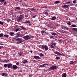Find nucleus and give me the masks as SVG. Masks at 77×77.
<instances>
[{
	"label": "nucleus",
	"mask_w": 77,
	"mask_h": 77,
	"mask_svg": "<svg viewBox=\"0 0 77 77\" xmlns=\"http://www.w3.org/2000/svg\"><path fill=\"white\" fill-rule=\"evenodd\" d=\"M63 7L65 9L68 8H69V5H64L63 6Z\"/></svg>",
	"instance_id": "obj_8"
},
{
	"label": "nucleus",
	"mask_w": 77,
	"mask_h": 77,
	"mask_svg": "<svg viewBox=\"0 0 77 77\" xmlns=\"http://www.w3.org/2000/svg\"><path fill=\"white\" fill-rule=\"evenodd\" d=\"M36 17V16H33V17H33V18H35Z\"/></svg>",
	"instance_id": "obj_60"
},
{
	"label": "nucleus",
	"mask_w": 77,
	"mask_h": 77,
	"mask_svg": "<svg viewBox=\"0 0 77 77\" xmlns=\"http://www.w3.org/2000/svg\"><path fill=\"white\" fill-rule=\"evenodd\" d=\"M9 35H11V36H13L15 35V33H14V32H10V33H9Z\"/></svg>",
	"instance_id": "obj_10"
},
{
	"label": "nucleus",
	"mask_w": 77,
	"mask_h": 77,
	"mask_svg": "<svg viewBox=\"0 0 77 77\" xmlns=\"http://www.w3.org/2000/svg\"><path fill=\"white\" fill-rule=\"evenodd\" d=\"M4 37L3 33L0 34V37Z\"/></svg>",
	"instance_id": "obj_26"
},
{
	"label": "nucleus",
	"mask_w": 77,
	"mask_h": 77,
	"mask_svg": "<svg viewBox=\"0 0 77 77\" xmlns=\"http://www.w3.org/2000/svg\"><path fill=\"white\" fill-rule=\"evenodd\" d=\"M9 60H6V63H7L8 62H9Z\"/></svg>",
	"instance_id": "obj_51"
},
{
	"label": "nucleus",
	"mask_w": 77,
	"mask_h": 77,
	"mask_svg": "<svg viewBox=\"0 0 77 77\" xmlns=\"http://www.w3.org/2000/svg\"><path fill=\"white\" fill-rule=\"evenodd\" d=\"M28 61L26 60H24L23 61H22V62H23L25 64L27 63Z\"/></svg>",
	"instance_id": "obj_16"
},
{
	"label": "nucleus",
	"mask_w": 77,
	"mask_h": 77,
	"mask_svg": "<svg viewBox=\"0 0 77 77\" xmlns=\"http://www.w3.org/2000/svg\"><path fill=\"white\" fill-rule=\"evenodd\" d=\"M74 62L73 61H71L70 62V64H73Z\"/></svg>",
	"instance_id": "obj_37"
},
{
	"label": "nucleus",
	"mask_w": 77,
	"mask_h": 77,
	"mask_svg": "<svg viewBox=\"0 0 77 77\" xmlns=\"http://www.w3.org/2000/svg\"><path fill=\"white\" fill-rule=\"evenodd\" d=\"M21 65L22 66H23L24 65L23 64H21Z\"/></svg>",
	"instance_id": "obj_59"
},
{
	"label": "nucleus",
	"mask_w": 77,
	"mask_h": 77,
	"mask_svg": "<svg viewBox=\"0 0 77 77\" xmlns=\"http://www.w3.org/2000/svg\"><path fill=\"white\" fill-rule=\"evenodd\" d=\"M16 10H20V7H16Z\"/></svg>",
	"instance_id": "obj_24"
},
{
	"label": "nucleus",
	"mask_w": 77,
	"mask_h": 77,
	"mask_svg": "<svg viewBox=\"0 0 77 77\" xmlns=\"http://www.w3.org/2000/svg\"><path fill=\"white\" fill-rule=\"evenodd\" d=\"M30 10H31V11H36V9H35L34 8L31 9H30Z\"/></svg>",
	"instance_id": "obj_31"
},
{
	"label": "nucleus",
	"mask_w": 77,
	"mask_h": 77,
	"mask_svg": "<svg viewBox=\"0 0 77 77\" xmlns=\"http://www.w3.org/2000/svg\"><path fill=\"white\" fill-rule=\"evenodd\" d=\"M42 49H45L46 51H48V47L46 45H42Z\"/></svg>",
	"instance_id": "obj_1"
},
{
	"label": "nucleus",
	"mask_w": 77,
	"mask_h": 77,
	"mask_svg": "<svg viewBox=\"0 0 77 77\" xmlns=\"http://www.w3.org/2000/svg\"><path fill=\"white\" fill-rule=\"evenodd\" d=\"M45 14L48 15V12H45Z\"/></svg>",
	"instance_id": "obj_47"
},
{
	"label": "nucleus",
	"mask_w": 77,
	"mask_h": 77,
	"mask_svg": "<svg viewBox=\"0 0 77 77\" xmlns=\"http://www.w3.org/2000/svg\"><path fill=\"white\" fill-rule=\"evenodd\" d=\"M23 54V52H22V53L19 52V56H22Z\"/></svg>",
	"instance_id": "obj_21"
},
{
	"label": "nucleus",
	"mask_w": 77,
	"mask_h": 77,
	"mask_svg": "<svg viewBox=\"0 0 77 77\" xmlns=\"http://www.w3.org/2000/svg\"><path fill=\"white\" fill-rule=\"evenodd\" d=\"M55 54H56L58 55H59V54H60V53H59L58 51H55Z\"/></svg>",
	"instance_id": "obj_27"
},
{
	"label": "nucleus",
	"mask_w": 77,
	"mask_h": 77,
	"mask_svg": "<svg viewBox=\"0 0 77 77\" xmlns=\"http://www.w3.org/2000/svg\"><path fill=\"white\" fill-rule=\"evenodd\" d=\"M4 66L5 68H8V64H5Z\"/></svg>",
	"instance_id": "obj_25"
},
{
	"label": "nucleus",
	"mask_w": 77,
	"mask_h": 77,
	"mask_svg": "<svg viewBox=\"0 0 77 77\" xmlns=\"http://www.w3.org/2000/svg\"><path fill=\"white\" fill-rule=\"evenodd\" d=\"M38 51H39V52H43V51L42 50L40 49H38Z\"/></svg>",
	"instance_id": "obj_44"
},
{
	"label": "nucleus",
	"mask_w": 77,
	"mask_h": 77,
	"mask_svg": "<svg viewBox=\"0 0 77 77\" xmlns=\"http://www.w3.org/2000/svg\"><path fill=\"white\" fill-rule=\"evenodd\" d=\"M42 65H43V67H46V65L48 66V64H46V63L43 64Z\"/></svg>",
	"instance_id": "obj_22"
},
{
	"label": "nucleus",
	"mask_w": 77,
	"mask_h": 77,
	"mask_svg": "<svg viewBox=\"0 0 77 77\" xmlns=\"http://www.w3.org/2000/svg\"><path fill=\"white\" fill-rule=\"evenodd\" d=\"M12 68L14 69H18V66L16 65H13L12 66Z\"/></svg>",
	"instance_id": "obj_6"
},
{
	"label": "nucleus",
	"mask_w": 77,
	"mask_h": 77,
	"mask_svg": "<svg viewBox=\"0 0 77 77\" xmlns=\"http://www.w3.org/2000/svg\"><path fill=\"white\" fill-rule=\"evenodd\" d=\"M3 46H0V49H1L2 48Z\"/></svg>",
	"instance_id": "obj_55"
},
{
	"label": "nucleus",
	"mask_w": 77,
	"mask_h": 77,
	"mask_svg": "<svg viewBox=\"0 0 77 77\" xmlns=\"http://www.w3.org/2000/svg\"><path fill=\"white\" fill-rule=\"evenodd\" d=\"M61 55V56H63L64 55L63 54H60H60H59V55Z\"/></svg>",
	"instance_id": "obj_45"
},
{
	"label": "nucleus",
	"mask_w": 77,
	"mask_h": 77,
	"mask_svg": "<svg viewBox=\"0 0 77 77\" xmlns=\"http://www.w3.org/2000/svg\"><path fill=\"white\" fill-rule=\"evenodd\" d=\"M71 2L69 1L68 2H67V3L68 4H70L71 3Z\"/></svg>",
	"instance_id": "obj_54"
},
{
	"label": "nucleus",
	"mask_w": 77,
	"mask_h": 77,
	"mask_svg": "<svg viewBox=\"0 0 77 77\" xmlns=\"http://www.w3.org/2000/svg\"><path fill=\"white\" fill-rule=\"evenodd\" d=\"M1 75L2 76H8V74L6 73H2V74Z\"/></svg>",
	"instance_id": "obj_9"
},
{
	"label": "nucleus",
	"mask_w": 77,
	"mask_h": 77,
	"mask_svg": "<svg viewBox=\"0 0 77 77\" xmlns=\"http://www.w3.org/2000/svg\"><path fill=\"white\" fill-rule=\"evenodd\" d=\"M34 58L35 59H40V57H39L38 56H34Z\"/></svg>",
	"instance_id": "obj_12"
},
{
	"label": "nucleus",
	"mask_w": 77,
	"mask_h": 77,
	"mask_svg": "<svg viewBox=\"0 0 77 77\" xmlns=\"http://www.w3.org/2000/svg\"><path fill=\"white\" fill-rule=\"evenodd\" d=\"M39 55L41 56H44V55L42 53H40L39 54Z\"/></svg>",
	"instance_id": "obj_34"
},
{
	"label": "nucleus",
	"mask_w": 77,
	"mask_h": 77,
	"mask_svg": "<svg viewBox=\"0 0 77 77\" xmlns=\"http://www.w3.org/2000/svg\"><path fill=\"white\" fill-rule=\"evenodd\" d=\"M72 30H73L75 32H77V28H73L72 29Z\"/></svg>",
	"instance_id": "obj_18"
},
{
	"label": "nucleus",
	"mask_w": 77,
	"mask_h": 77,
	"mask_svg": "<svg viewBox=\"0 0 77 77\" xmlns=\"http://www.w3.org/2000/svg\"><path fill=\"white\" fill-rule=\"evenodd\" d=\"M44 66L42 65H41L40 66H39L38 67L39 68H43Z\"/></svg>",
	"instance_id": "obj_29"
},
{
	"label": "nucleus",
	"mask_w": 77,
	"mask_h": 77,
	"mask_svg": "<svg viewBox=\"0 0 77 77\" xmlns=\"http://www.w3.org/2000/svg\"><path fill=\"white\" fill-rule=\"evenodd\" d=\"M32 24H31L30 23H29V26H31Z\"/></svg>",
	"instance_id": "obj_56"
},
{
	"label": "nucleus",
	"mask_w": 77,
	"mask_h": 77,
	"mask_svg": "<svg viewBox=\"0 0 77 77\" xmlns=\"http://www.w3.org/2000/svg\"><path fill=\"white\" fill-rule=\"evenodd\" d=\"M6 53L5 51H4L3 53H2V54H3L4 55H5V53Z\"/></svg>",
	"instance_id": "obj_43"
},
{
	"label": "nucleus",
	"mask_w": 77,
	"mask_h": 77,
	"mask_svg": "<svg viewBox=\"0 0 77 77\" xmlns=\"http://www.w3.org/2000/svg\"><path fill=\"white\" fill-rule=\"evenodd\" d=\"M41 32L42 33V35H43L44 34L46 33V32L45 31H44L43 30L41 31Z\"/></svg>",
	"instance_id": "obj_15"
},
{
	"label": "nucleus",
	"mask_w": 77,
	"mask_h": 77,
	"mask_svg": "<svg viewBox=\"0 0 77 77\" xmlns=\"http://www.w3.org/2000/svg\"><path fill=\"white\" fill-rule=\"evenodd\" d=\"M5 0H0V2H5Z\"/></svg>",
	"instance_id": "obj_46"
},
{
	"label": "nucleus",
	"mask_w": 77,
	"mask_h": 77,
	"mask_svg": "<svg viewBox=\"0 0 77 77\" xmlns=\"http://www.w3.org/2000/svg\"><path fill=\"white\" fill-rule=\"evenodd\" d=\"M12 64L10 63V64H7V68H10L11 69L12 67Z\"/></svg>",
	"instance_id": "obj_7"
},
{
	"label": "nucleus",
	"mask_w": 77,
	"mask_h": 77,
	"mask_svg": "<svg viewBox=\"0 0 77 77\" xmlns=\"http://www.w3.org/2000/svg\"><path fill=\"white\" fill-rule=\"evenodd\" d=\"M2 61L4 63H6V59L4 60H2Z\"/></svg>",
	"instance_id": "obj_39"
},
{
	"label": "nucleus",
	"mask_w": 77,
	"mask_h": 77,
	"mask_svg": "<svg viewBox=\"0 0 77 77\" xmlns=\"http://www.w3.org/2000/svg\"><path fill=\"white\" fill-rule=\"evenodd\" d=\"M73 4H72V3H71L70 4V5H69L70 6H73Z\"/></svg>",
	"instance_id": "obj_53"
},
{
	"label": "nucleus",
	"mask_w": 77,
	"mask_h": 77,
	"mask_svg": "<svg viewBox=\"0 0 77 77\" xmlns=\"http://www.w3.org/2000/svg\"><path fill=\"white\" fill-rule=\"evenodd\" d=\"M25 17H28V16L26 15L25 16Z\"/></svg>",
	"instance_id": "obj_64"
},
{
	"label": "nucleus",
	"mask_w": 77,
	"mask_h": 77,
	"mask_svg": "<svg viewBox=\"0 0 77 77\" xmlns=\"http://www.w3.org/2000/svg\"><path fill=\"white\" fill-rule=\"evenodd\" d=\"M7 4V3L5 2H4V5H6V4Z\"/></svg>",
	"instance_id": "obj_52"
},
{
	"label": "nucleus",
	"mask_w": 77,
	"mask_h": 77,
	"mask_svg": "<svg viewBox=\"0 0 77 77\" xmlns=\"http://www.w3.org/2000/svg\"><path fill=\"white\" fill-rule=\"evenodd\" d=\"M30 52H31V53H32L33 51H30Z\"/></svg>",
	"instance_id": "obj_62"
},
{
	"label": "nucleus",
	"mask_w": 77,
	"mask_h": 77,
	"mask_svg": "<svg viewBox=\"0 0 77 77\" xmlns=\"http://www.w3.org/2000/svg\"><path fill=\"white\" fill-rule=\"evenodd\" d=\"M55 3L56 4H57L60 3V2L57 1L55 2Z\"/></svg>",
	"instance_id": "obj_33"
},
{
	"label": "nucleus",
	"mask_w": 77,
	"mask_h": 77,
	"mask_svg": "<svg viewBox=\"0 0 77 77\" xmlns=\"http://www.w3.org/2000/svg\"><path fill=\"white\" fill-rule=\"evenodd\" d=\"M51 45H54V46H56V43H54V42H52L51 43Z\"/></svg>",
	"instance_id": "obj_23"
},
{
	"label": "nucleus",
	"mask_w": 77,
	"mask_h": 77,
	"mask_svg": "<svg viewBox=\"0 0 77 77\" xmlns=\"http://www.w3.org/2000/svg\"><path fill=\"white\" fill-rule=\"evenodd\" d=\"M19 63V62H17V63H16V65H18L19 64V63Z\"/></svg>",
	"instance_id": "obj_49"
},
{
	"label": "nucleus",
	"mask_w": 77,
	"mask_h": 77,
	"mask_svg": "<svg viewBox=\"0 0 77 77\" xmlns=\"http://www.w3.org/2000/svg\"><path fill=\"white\" fill-rule=\"evenodd\" d=\"M49 38L50 39H52L54 38V37L51 35H49Z\"/></svg>",
	"instance_id": "obj_30"
},
{
	"label": "nucleus",
	"mask_w": 77,
	"mask_h": 77,
	"mask_svg": "<svg viewBox=\"0 0 77 77\" xmlns=\"http://www.w3.org/2000/svg\"><path fill=\"white\" fill-rule=\"evenodd\" d=\"M72 3L74 4L76 3V0H74V1H73Z\"/></svg>",
	"instance_id": "obj_48"
},
{
	"label": "nucleus",
	"mask_w": 77,
	"mask_h": 77,
	"mask_svg": "<svg viewBox=\"0 0 77 77\" xmlns=\"http://www.w3.org/2000/svg\"><path fill=\"white\" fill-rule=\"evenodd\" d=\"M71 26L73 27H76V25L75 24H72L71 25Z\"/></svg>",
	"instance_id": "obj_28"
},
{
	"label": "nucleus",
	"mask_w": 77,
	"mask_h": 77,
	"mask_svg": "<svg viewBox=\"0 0 77 77\" xmlns=\"http://www.w3.org/2000/svg\"><path fill=\"white\" fill-rule=\"evenodd\" d=\"M31 38H34V36H32L31 37Z\"/></svg>",
	"instance_id": "obj_61"
},
{
	"label": "nucleus",
	"mask_w": 77,
	"mask_h": 77,
	"mask_svg": "<svg viewBox=\"0 0 77 77\" xmlns=\"http://www.w3.org/2000/svg\"><path fill=\"white\" fill-rule=\"evenodd\" d=\"M51 34L54 36H57L58 35L55 32H52L51 33Z\"/></svg>",
	"instance_id": "obj_11"
},
{
	"label": "nucleus",
	"mask_w": 77,
	"mask_h": 77,
	"mask_svg": "<svg viewBox=\"0 0 77 77\" xmlns=\"http://www.w3.org/2000/svg\"><path fill=\"white\" fill-rule=\"evenodd\" d=\"M23 38L26 40L27 41L29 39H31V37L29 35H26L23 37Z\"/></svg>",
	"instance_id": "obj_2"
},
{
	"label": "nucleus",
	"mask_w": 77,
	"mask_h": 77,
	"mask_svg": "<svg viewBox=\"0 0 77 77\" xmlns=\"http://www.w3.org/2000/svg\"><path fill=\"white\" fill-rule=\"evenodd\" d=\"M4 44H0V45H3Z\"/></svg>",
	"instance_id": "obj_58"
},
{
	"label": "nucleus",
	"mask_w": 77,
	"mask_h": 77,
	"mask_svg": "<svg viewBox=\"0 0 77 77\" xmlns=\"http://www.w3.org/2000/svg\"><path fill=\"white\" fill-rule=\"evenodd\" d=\"M4 24V22H2V21H0V24L1 25H3Z\"/></svg>",
	"instance_id": "obj_35"
},
{
	"label": "nucleus",
	"mask_w": 77,
	"mask_h": 77,
	"mask_svg": "<svg viewBox=\"0 0 77 77\" xmlns=\"http://www.w3.org/2000/svg\"><path fill=\"white\" fill-rule=\"evenodd\" d=\"M16 35L17 36H16V38H19V37L20 36V34L17 33L16 34Z\"/></svg>",
	"instance_id": "obj_17"
},
{
	"label": "nucleus",
	"mask_w": 77,
	"mask_h": 77,
	"mask_svg": "<svg viewBox=\"0 0 77 77\" xmlns=\"http://www.w3.org/2000/svg\"><path fill=\"white\" fill-rule=\"evenodd\" d=\"M51 48H54V47L53 45H51Z\"/></svg>",
	"instance_id": "obj_42"
},
{
	"label": "nucleus",
	"mask_w": 77,
	"mask_h": 77,
	"mask_svg": "<svg viewBox=\"0 0 77 77\" xmlns=\"http://www.w3.org/2000/svg\"><path fill=\"white\" fill-rule=\"evenodd\" d=\"M66 74L65 73H64L63 74H62V77H66Z\"/></svg>",
	"instance_id": "obj_13"
},
{
	"label": "nucleus",
	"mask_w": 77,
	"mask_h": 77,
	"mask_svg": "<svg viewBox=\"0 0 77 77\" xmlns=\"http://www.w3.org/2000/svg\"><path fill=\"white\" fill-rule=\"evenodd\" d=\"M23 23H27L26 21V22H24Z\"/></svg>",
	"instance_id": "obj_63"
},
{
	"label": "nucleus",
	"mask_w": 77,
	"mask_h": 77,
	"mask_svg": "<svg viewBox=\"0 0 77 77\" xmlns=\"http://www.w3.org/2000/svg\"><path fill=\"white\" fill-rule=\"evenodd\" d=\"M29 77H32V75H29Z\"/></svg>",
	"instance_id": "obj_57"
},
{
	"label": "nucleus",
	"mask_w": 77,
	"mask_h": 77,
	"mask_svg": "<svg viewBox=\"0 0 77 77\" xmlns=\"http://www.w3.org/2000/svg\"><path fill=\"white\" fill-rule=\"evenodd\" d=\"M16 40H17V41H20V42H19V43H21L22 42V39L19 38H16Z\"/></svg>",
	"instance_id": "obj_5"
},
{
	"label": "nucleus",
	"mask_w": 77,
	"mask_h": 77,
	"mask_svg": "<svg viewBox=\"0 0 77 77\" xmlns=\"http://www.w3.org/2000/svg\"><path fill=\"white\" fill-rule=\"evenodd\" d=\"M67 24H68L69 25H71V23L70 22H68L67 23Z\"/></svg>",
	"instance_id": "obj_50"
},
{
	"label": "nucleus",
	"mask_w": 77,
	"mask_h": 77,
	"mask_svg": "<svg viewBox=\"0 0 77 77\" xmlns=\"http://www.w3.org/2000/svg\"><path fill=\"white\" fill-rule=\"evenodd\" d=\"M21 28L22 29H23V30H25L26 29V28H25L24 26H21Z\"/></svg>",
	"instance_id": "obj_19"
},
{
	"label": "nucleus",
	"mask_w": 77,
	"mask_h": 77,
	"mask_svg": "<svg viewBox=\"0 0 77 77\" xmlns=\"http://www.w3.org/2000/svg\"><path fill=\"white\" fill-rule=\"evenodd\" d=\"M23 15H20L19 18L17 19V21L20 22L21 21H22L23 19Z\"/></svg>",
	"instance_id": "obj_3"
},
{
	"label": "nucleus",
	"mask_w": 77,
	"mask_h": 77,
	"mask_svg": "<svg viewBox=\"0 0 77 77\" xmlns=\"http://www.w3.org/2000/svg\"><path fill=\"white\" fill-rule=\"evenodd\" d=\"M64 28H66L67 30H69V28L68 27H66V26H64Z\"/></svg>",
	"instance_id": "obj_41"
},
{
	"label": "nucleus",
	"mask_w": 77,
	"mask_h": 77,
	"mask_svg": "<svg viewBox=\"0 0 77 77\" xmlns=\"http://www.w3.org/2000/svg\"><path fill=\"white\" fill-rule=\"evenodd\" d=\"M9 37V35H8L7 34H5L4 35V37H6V38H8Z\"/></svg>",
	"instance_id": "obj_20"
},
{
	"label": "nucleus",
	"mask_w": 77,
	"mask_h": 77,
	"mask_svg": "<svg viewBox=\"0 0 77 77\" xmlns=\"http://www.w3.org/2000/svg\"><path fill=\"white\" fill-rule=\"evenodd\" d=\"M20 28H18L17 29H15V31H16V32H17V31H18L19 30V29Z\"/></svg>",
	"instance_id": "obj_32"
},
{
	"label": "nucleus",
	"mask_w": 77,
	"mask_h": 77,
	"mask_svg": "<svg viewBox=\"0 0 77 77\" xmlns=\"http://www.w3.org/2000/svg\"><path fill=\"white\" fill-rule=\"evenodd\" d=\"M60 59V57H56V58H55V59L56 60H59Z\"/></svg>",
	"instance_id": "obj_38"
},
{
	"label": "nucleus",
	"mask_w": 77,
	"mask_h": 77,
	"mask_svg": "<svg viewBox=\"0 0 77 77\" xmlns=\"http://www.w3.org/2000/svg\"><path fill=\"white\" fill-rule=\"evenodd\" d=\"M57 69V66H52L49 68V69L50 71L52 70L55 69Z\"/></svg>",
	"instance_id": "obj_4"
},
{
	"label": "nucleus",
	"mask_w": 77,
	"mask_h": 77,
	"mask_svg": "<svg viewBox=\"0 0 77 77\" xmlns=\"http://www.w3.org/2000/svg\"><path fill=\"white\" fill-rule=\"evenodd\" d=\"M63 40H59V42L60 43H62Z\"/></svg>",
	"instance_id": "obj_36"
},
{
	"label": "nucleus",
	"mask_w": 77,
	"mask_h": 77,
	"mask_svg": "<svg viewBox=\"0 0 77 77\" xmlns=\"http://www.w3.org/2000/svg\"><path fill=\"white\" fill-rule=\"evenodd\" d=\"M26 23H30V21L29 20H26Z\"/></svg>",
	"instance_id": "obj_40"
},
{
	"label": "nucleus",
	"mask_w": 77,
	"mask_h": 77,
	"mask_svg": "<svg viewBox=\"0 0 77 77\" xmlns=\"http://www.w3.org/2000/svg\"><path fill=\"white\" fill-rule=\"evenodd\" d=\"M56 18H57V17H56V16H54V17H51V20H55L56 19Z\"/></svg>",
	"instance_id": "obj_14"
}]
</instances>
